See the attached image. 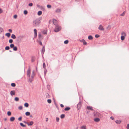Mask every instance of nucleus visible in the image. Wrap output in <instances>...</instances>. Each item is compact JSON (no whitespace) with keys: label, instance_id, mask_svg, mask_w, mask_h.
<instances>
[{"label":"nucleus","instance_id":"53","mask_svg":"<svg viewBox=\"0 0 129 129\" xmlns=\"http://www.w3.org/2000/svg\"><path fill=\"white\" fill-rule=\"evenodd\" d=\"M100 36V35L98 34H96L95 36V37L96 38H98Z\"/></svg>","mask_w":129,"mask_h":129},{"label":"nucleus","instance_id":"58","mask_svg":"<svg viewBox=\"0 0 129 129\" xmlns=\"http://www.w3.org/2000/svg\"><path fill=\"white\" fill-rule=\"evenodd\" d=\"M3 12V11L1 8H0V14L1 13Z\"/></svg>","mask_w":129,"mask_h":129},{"label":"nucleus","instance_id":"4","mask_svg":"<svg viewBox=\"0 0 129 129\" xmlns=\"http://www.w3.org/2000/svg\"><path fill=\"white\" fill-rule=\"evenodd\" d=\"M82 102L81 101H80L77 106V108L78 110L80 109L82 105Z\"/></svg>","mask_w":129,"mask_h":129},{"label":"nucleus","instance_id":"54","mask_svg":"<svg viewBox=\"0 0 129 129\" xmlns=\"http://www.w3.org/2000/svg\"><path fill=\"white\" fill-rule=\"evenodd\" d=\"M18 109L20 110H21L22 109V107L21 106H19L18 107Z\"/></svg>","mask_w":129,"mask_h":129},{"label":"nucleus","instance_id":"33","mask_svg":"<svg viewBox=\"0 0 129 129\" xmlns=\"http://www.w3.org/2000/svg\"><path fill=\"white\" fill-rule=\"evenodd\" d=\"M121 39L122 41L123 40L125 39V36H122L121 37Z\"/></svg>","mask_w":129,"mask_h":129},{"label":"nucleus","instance_id":"3","mask_svg":"<svg viewBox=\"0 0 129 129\" xmlns=\"http://www.w3.org/2000/svg\"><path fill=\"white\" fill-rule=\"evenodd\" d=\"M61 28L58 24H56L54 29V31L57 32L61 30Z\"/></svg>","mask_w":129,"mask_h":129},{"label":"nucleus","instance_id":"30","mask_svg":"<svg viewBox=\"0 0 129 129\" xmlns=\"http://www.w3.org/2000/svg\"><path fill=\"white\" fill-rule=\"evenodd\" d=\"M82 129H86V126L85 125H83L81 127Z\"/></svg>","mask_w":129,"mask_h":129},{"label":"nucleus","instance_id":"28","mask_svg":"<svg viewBox=\"0 0 129 129\" xmlns=\"http://www.w3.org/2000/svg\"><path fill=\"white\" fill-rule=\"evenodd\" d=\"M35 57H32L31 58V61L32 62H33L35 61Z\"/></svg>","mask_w":129,"mask_h":129},{"label":"nucleus","instance_id":"37","mask_svg":"<svg viewBox=\"0 0 129 129\" xmlns=\"http://www.w3.org/2000/svg\"><path fill=\"white\" fill-rule=\"evenodd\" d=\"M17 48L16 47H14L13 48V50L14 51H16L17 50Z\"/></svg>","mask_w":129,"mask_h":129},{"label":"nucleus","instance_id":"42","mask_svg":"<svg viewBox=\"0 0 129 129\" xmlns=\"http://www.w3.org/2000/svg\"><path fill=\"white\" fill-rule=\"evenodd\" d=\"M9 42L10 43H11L13 42V40L12 39H10L9 40Z\"/></svg>","mask_w":129,"mask_h":129},{"label":"nucleus","instance_id":"10","mask_svg":"<svg viewBox=\"0 0 129 129\" xmlns=\"http://www.w3.org/2000/svg\"><path fill=\"white\" fill-rule=\"evenodd\" d=\"M80 42H82L83 43V44L84 45H86L87 44L86 42L85 41L84 39H82L80 40Z\"/></svg>","mask_w":129,"mask_h":129},{"label":"nucleus","instance_id":"50","mask_svg":"<svg viewBox=\"0 0 129 129\" xmlns=\"http://www.w3.org/2000/svg\"><path fill=\"white\" fill-rule=\"evenodd\" d=\"M59 118L58 117H56V121L57 122H58L59 121Z\"/></svg>","mask_w":129,"mask_h":129},{"label":"nucleus","instance_id":"60","mask_svg":"<svg viewBox=\"0 0 129 129\" xmlns=\"http://www.w3.org/2000/svg\"><path fill=\"white\" fill-rule=\"evenodd\" d=\"M37 6L38 7H39V8H41V6H40V5H38V4H37Z\"/></svg>","mask_w":129,"mask_h":129},{"label":"nucleus","instance_id":"43","mask_svg":"<svg viewBox=\"0 0 129 129\" xmlns=\"http://www.w3.org/2000/svg\"><path fill=\"white\" fill-rule=\"evenodd\" d=\"M3 31V29L1 27H0V34H1Z\"/></svg>","mask_w":129,"mask_h":129},{"label":"nucleus","instance_id":"44","mask_svg":"<svg viewBox=\"0 0 129 129\" xmlns=\"http://www.w3.org/2000/svg\"><path fill=\"white\" fill-rule=\"evenodd\" d=\"M43 67L44 69H45L46 65L45 63L44 62V63L43 64Z\"/></svg>","mask_w":129,"mask_h":129},{"label":"nucleus","instance_id":"18","mask_svg":"<svg viewBox=\"0 0 129 129\" xmlns=\"http://www.w3.org/2000/svg\"><path fill=\"white\" fill-rule=\"evenodd\" d=\"M11 37L13 39H15L16 38V37L15 35L13 34H12V35Z\"/></svg>","mask_w":129,"mask_h":129},{"label":"nucleus","instance_id":"34","mask_svg":"<svg viewBox=\"0 0 129 129\" xmlns=\"http://www.w3.org/2000/svg\"><path fill=\"white\" fill-rule=\"evenodd\" d=\"M20 125L21 126L23 127H25L26 126V125L23 124V123H20Z\"/></svg>","mask_w":129,"mask_h":129},{"label":"nucleus","instance_id":"63","mask_svg":"<svg viewBox=\"0 0 129 129\" xmlns=\"http://www.w3.org/2000/svg\"><path fill=\"white\" fill-rule=\"evenodd\" d=\"M55 105L56 106V107H57V109H58V106H57V105L56 104V103L55 104Z\"/></svg>","mask_w":129,"mask_h":129},{"label":"nucleus","instance_id":"59","mask_svg":"<svg viewBox=\"0 0 129 129\" xmlns=\"http://www.w3.org/2000/svg\"><path fill=\"white\" fill-rule=\"evenodd\" d=\"M47 87L48 88V89H49L50 88V86L49 85H47Z\"/></svg>","mask_w":129,"mask_h":129},{"label":"nucleus","instance_id":"21","mask_svg":"<svg viewBox=\"0 0 129 129\" xmlns=\"http://www.w3.org/2000/svg\"><path fill=\"white\" fill-rule=\"evenodd\" d=\"M25 114L26 116H29L30 114V113L28 112H27L25 113Z\"/></svg>","mask_w":129,"mask_h":129},{"label":"nucleus","instance_id":"11","mask_svg":"<svg viewBox=\"0 0 129 129\" xmlns=\"http://www.w3.org/2000/svg\"><path fill=\"white\" fill-rule=\"evenodd\" d=\"M94 121L96 122H98L100 121V119L99 118H96L94 119Z\"/></svg>","mask_w":129,"mask_h":129},{"label":"nucleus","instance_id":"41","mask_svg":"<svg viewBox=\"0 0 129 129\" xmlns=\"http://www.w3.org/2000/svg\"><path fill=\"white\" fill-rule=\"evenodd\" d=\"M11 114V113L10 111H9L7 112V115L8 116H10Z\"/></svg>","mask_w":129,"mask_h":129},{"label":"nucleus","instance_id":"2","mask_svg":"<svg viewBox=\"0 0 129 129\" xmlns=\"http://www.w3.org/2000/svg\"><path fill=\"white\" fill-rule=\"evenodd\" d=\"M35 76V71L33 70L32 71L31 76L30 77V76L29 77H28V81L30 83H31L34 80V78Z\"/></svg>","mask_w":129,"mask_h":129},{"label":"nucleus","instance_id":"23","mask_svg":"<svg viewBox=\"0 0 129 129\" xmlns=\"http://www.w3.org/2000/svg\"><path fill=\"white\" fill-rule=\"evenodd\" d=\"M5 35L8 37H9L10 36V34L9 33H7L5 34Z\"/></svg>","mask_w":129,"mask_h":129},{"label":"nucleus","instance_id":"48","mask_svg":"<svg viewBox=\"0 0 129 129\" xmlns=\"http://www.w3.org/2000/svg\"><path fill=\"white\" fill-rule=\"evenodd\" d=\"M41 41H39L38 42H39V44L41 45V46H42L43 45H42V42Z\"/></svg>","mask_w":129,"mask_h":129},{"label":"nucleus","instance_id":"40","mask_svg":"<svg viewBox=\"0 0 129 129\" xmlns=\"http://www.w3.org/2000/svg\"><path fill=\"white\" fill-rule=\"evenodd\" d=\"M27 11L26 10H25L24 11V14L25 15H26L27 13Z\"/></svg>","mask_w":129,"mask_h":129},{"label":"nucleus","instance_id":"5","mask_svg":"<svg viewBox=\"0 0 129 129\" xmlns=\"http://www.w3.org/2000/svg\"><path fill=\"white\" fill-rule=\"evenodd\" d=\"M27 76L28 77H29L30 75V68H29L27 70Z\"/></svg>","mask_w":129,"mask_h":129},{"label":"nucleus","instance_id":"26","mask_svg":"<svg viewBox=\"0 0 129 129\" xmlns=\"http://www.w3.org/2000/svg\"><path fill=\"white\" fill-rule=\"evenodd\" d=\"M28 106L29 104L27 103H25L24 104V106L26 107H28Z\"/></svg>","mask_w":129,"mask_h":129},{"label":"nucleus","instance_id":"6","mask_svg":"<svg viewBox=\"0 0 129 129\" xmlns=\"http://www.w3.org/2000/svg\"><path fill=\"white\" fill-rule=\"evenodd\" d=\"M38 37L39 39V40L40 41L42 40L43 38V36L41 35L40 33L39 34Z\"/></svg>","mask_w":129,"mask_h":129},{"label":"nucleus","instance_id":"8","mask_svg":"<svg viewBox=\"0 0 129 129\" xmlns=\"http://www.w3.org/2000/svg\"><path fill=\"white\" fill-rule=\"evenodd\" d=\"M16 93L15 91L14 90L11 91L10 92V94L12 96L14 95Z\"/></svg>","mask_w":129,"mask_h":129},{"label":"nucleus","instance_id":"56","mask_svg":"<svg viewBox=\"0 0 129 129\" xmlns=\"http://www.w3.org/2000/svg\"><path fill=\"white\" fill-rule=\"evenodd\" d=\"M14 18H15L16 19L17 17V15H15L14 16H13Z\"/></svg>","mask_w":129,"mask_h":129},{"label":"nucleus","instance_id":"22","mask_svg":"<svg viewBox=\"0 0 129 129\" xmlns=\"http://www.w3.org/2000/svg\"><path fill=\"white\" fill-rule=\"evenodd\" d=\"M61 11V9H60L58 8L56 10V12H60Z\"/></svg>","mask_w":129,"mask_h":129},{"label":"nucleus","instance_id":"13","mask_svg":"<svg viewBox=\"0 0 129 129\" xmlns=\"http://www.w3.org/2000/svg\"><path fill=\"white\" fill-rule=\"evenodd\" d=\"M115 122L117 123V124H120L121 122V121L120 120H116L115 121Z\"/></svg>","mask_w":129,"mask_h":129},{"label":"nucleus","instance_id":"25","mask_svg":"<svg viewBox=\"0 0 129 129\" xmlns=\"http://www.w3.org/2000/svg\"><path fill=\"white\" fill-rule=\"evenodd\" d=\"M40 9H41L42 10L44 11L45 10V8L44 7L41 6V8H40Z\"/></svg>","mask_w":129,"mask_h":129},{"label":"nucleus","instance_id":"51","mask_svg":"<svg viewBox=\"0 0 129 129\" xmlns=\"http://www.w3.org/2000/svg\"><path fill=\"white\" fill-rule=\"evenodd\" d=\"M22 117L21 116L18 118V119L19 120V121H21L22 120Z\"/></svg>","mask_w":129,"mask_h":129},{"label":"nucleus","instance_id":"49","mask_svg":"<svg viewBox=\"0 0 129 129\" xmlns=\"http://www.w3.org/2000/svg\"><path fill=\"white\" fill-rule=\"evenodd\" d=\"M47 7L48 8H50L51 7V6L50 5H47Z\"/></svg>","mask_w":129,"mask_h":129},{"label":"nucleus","instance_id":"61","mask_svg":"<svg viewBox=\"0 0 129 129\" xmlns=\"http://www.w3.org/2000/svg\"><path fill=\"white\" fill-rule=\"evenodd\" d=\"M110 118L112 120H114V118L112 116H111V117H110Z\"/></svg>","mask_w":129,"mask_h":129},{"label":"nucleus","instance_id":"19","mask_svg":"<svg viewBox=\"0 0 129 129\" xmlns=\"http://www.w3.org/2000/svg\"><path fill=\"white\" fill-rule=\"evenodd\" d=\"M70 109V107H67L64 109V110L65 111H68Z\"/></svg>","mask_w":129,"mask_h":129},{"label":"nucleus","instance_id":"64","mask_svg":"<svg viewBox=\"0 0 129 129\" xmlns=\"http://www.w3.org/2000/svg\"><path fill=\"white\" fill-rule=\"evenodd\" d=\"M127 128H129V124H127Z\"/></svg>","mask_w":129,"mask_h":129},{"label":"nucleus","instance_id":"7","mask_svg":"<svg viewBox=\"0 0 129 129\" xmlns=\"http://www.w3.org/2000/svg\"><path fill=\"white\" fill-rule=\"evenodd\" d=\"M98 29L99 30H104V28H103V26L101 25H100L98 27Z\"/></svg>","mask_w":129,"mask_h":129},{"label":"nucleus","instance_id":"20","mask_svg":"<svg viewBox=\"0 0 129 129\" xmlns=\"http://www.w3.org/2000/svg\"><path fill=\"white\" fill-rule=\"evenodd\" d=\"M42 13V12L41 11H39L38 12V15L39 16L41 15Z\"/></svg>","mask_w":129,"mask_h":129},{"label":"nucleus","instance_id":"32","mask_svg":"<svg viewBox=\"0 0 129 129\" xmlns=\"http://www.w3.org/2000/svg\"><path fill=\"white\" fill-rule=\"evenodd\" d=\"M121 35L122 36H126V34L124 32H122L121 33Z\"/></svg>","mask_w":129,"mask_h":129},{"label":"nucleus","instance_id":"14","mask_svg":"<svg viewBox=\"0 0 129 129\" xmlns=\"http://www.w3.org/2000/svg\"><path fill=\"white\" fill-rule=\"evenodd\" d=\"M47 30H44L42 31V33L43 34H47Z\"/></svg>","mask_w":129,"mask_h":129},{"label":"nucleus","instance_id":"47","mask_svg":"<svg viewBox=\"0 0 129 129\" xmlns=\"http://www.w3.org/2000/svg\"><path fill=\"white\" fill-rule=\"evenodd\" d=\"M125 13V11H124V12H123V13H122L120 15L121 16H123L124 15Z\"/></svg>","mask_w":129,"mask_h":129},{"label":"nucleus","instance_id":"57","mask_svg":"<svg viewBox=\"0 0 129 129\" xmlns=\"http://www.w3.org/2000/svg\"><path fill=\"white\" fill-rule=\"evenodd\" d=\"M8 31L11 33H12V30L11 29H9L8 30Z\"/></svg>","mask_w":129,"mask_h":129},{"label":"nucleus","instance_id":"38","mask_svg":"<svg viewBox=\"0 0 129 129\" xmlns=\"http://www.w3.org/2000/svg\"><path fill=\"white\" fill-rule=\"evenodd\" d=\"M69 43V41L68 40L65 41L64 42V43L65 44H67Z\"/></svg>","mask_w":129,"mask_h":129},{"label":"nucleus","instance_id":"35","mask_svg":"<svg viewBox=\"0 0 129 129\" xmlns=\"http://www.w3.org/2000/svg\"><path fill=\"white\" fill-rule=\"evenodd\" d=\"M14 100L16 101H18L19 100V98L18 97H16L15 98Z\"/></svg>","mask_w":129,"mask_h":129},{"label":"nucleus","instance_id":"9","mask_svg":"<svg viewBox=\"0 0 129 129\" xmlns=\"http://www.w3.org/2000/svg\"><path fill=\"white\" fill-rule=\"evenodd\" d=\"M34 38L36 37L37 36V30L36 29H34Z\"/></svg>","mask_w":129,"mask_h":129},{"label":"nucleus","instance_id":"24","mask_svg":"<svg viewBox=\"0 0 129 129\" xmlns=\"http://www.w3.org/2000/svg\"><path fill=\"white\" fill-rule=\"evenodd\" d=\"M11 85L13 87H15V86L16 85L15 83H13L11 84Z\"/></svg>","mask_w":129,"mask_h":129},{"label":"nucleus","instance_id":"16","mask_svg":"<svg viewBox=\"0 0 129 129\" xmlns=\"http://www.w3.org/2000/svg\"><path fill=\"white\" fill-rule=\"evenodd\" d=\"M15 119V117H12L10 119V120L11 121H13Z\"/></svg>","mask_w":129,"mask_h":129},{"label":"nucleus","instance_id":"62","mask_svg":"<svg viewBox=\"0 0 129 129\" xmlns=\"http://www.w3.org/2000/svg\"><path fill=\"white\" fill-rule=\"evenodd\" d=\"M60 107L62 108V107H64L63 105L62 104H60Z\"/></svg>","mask_w":129,"mask_h":129},{"label":"nucleus","instance_id":"15","mask_svg":"<svg viewBox=\"0 0 129 129\" xmlns=\"http://www.w3.org/2000/svg\"><path fill=\"white\" fill-rule=\"evenodd\" d=\"M56 20L55 19H53V23L55 25H56V24H57L56 23Z\"/></svg>","mask_w":129,"mask_h":129},{"label":"nucleus","instance_id":"29","mask_svg":"<svg viewBox=\"0 0 129 129\" xmlns=\"http://www.w3.org/2000/svg\"><path fill=\"white\" fill-rule=\"evenodd\" d=\"M65 116L64 114H62L60 116V118H61L62 119L64 118L65 117Z\"/></svg>","mask_w":129,"mask_h":129},{"label":"nucleus","instance_id":"17","mask_svg":"<svg viewBox=\"0 0 129 129\" xmlns=\"http://www.w3.org/2000/svg\"><path fill=\"white\" fill-rule=\"evenodd\" d=\"M88 39L89 40H92L93 39V38L92 36L90 35L88 36Z\"/></svg>","mask_w":129,"mask_h":129},{"label":"nucleus","instance_id":"31","mask_svg":"<svg viewBox=\"0 0 129 129\" xmlns=\"http://www.w3.org/2000/svg\"><path fill=\"white\" fill-rule=\"evenodd\" d=\"M10 47L11 48H13L14 47V45L13 44H11L10 45Z\"/></svg>","mask_w":129,"mask_h":129},{"label":"nucleus","instance_id":"27","mask_svg":"<svg viewBox=\"0 0 129 129\" xmlns=\"http://www.w3.org/2000/svg\"><path fill=\"white\" fill-rule=\"evenodd\" d=\"M45 48L44 46H43L42 48V53H44V51H45Z\"/></svg>","mask_w":129,"mask_h":129},{"label":"nucleus","instance_id":"52","mask_svg":"<svg viewBox=\"0 0 129 129\" xmlns=\"http://www.w3.org/2000/svg\"><path fill=\"white\" fill-rule=\"evenodd\" d=\"M33 124V121H31L29 123V125H31Z\"/></svg>","mask_w":129,"mask_h":129},{"label":"nucleus","instance_id":"12","mask_svg":"<svg viewBox=\"0 0 129 129\" xmlns=\"http://www.w3.org/2000/svg\"><path fill=\"white\" fill-rule=\"evenodd\" d=\"M87 108L88 110H90L91 111L93 110V109H92V107L90 106H87Z\"/></svg>","mask_w":129,"mask_h":129},{"label":"nucleus","instance_id":"55","mask_svg":"<svg viewBox=\"0 0 129 129\" xmlns=\"http://www.w3.org/2000/svg\"><path fill=\"white\" fill-rule=\"evenodd\" d=\"M33 5V4L32 3H30L28 4L29 6H30V7L32 6Z\"/></svg>","mask_w":129,"mask_h":129},{"label":"nucleus","instance_id":"39","mask_svg":"<svg viewBox=\"0 0 129 129\" xmlns=\"http://www.w3.org/2000/svg\"><path fill=\"white\" fill-rule=\"evenodd\" d=\"M111 28V26L110 25H109L106 28L107 29H108L109 30Z\"/></svg>","mask_w":129,"mask_h":129},{"label":"nucleus","instance_id":"1","mask_svg":"<svg viewBox=\"0 0 129 129\" xmlns=\"http://www.w3.org/2000/svg\"><path fill=\"white\" fill-rule=\"evenodd\" d=\"M41 18H39L36 19L33 22V25L35 26H39L41 23Z\"/></svg>","mask_w":129,"mask_h":129},{"label":"nucleus","instance_id":"36","mask_svg":"<svg viewBox=\"0 0 129 129\" xmlns=\"http://www.w3.org/2000/svg\"><path fill=\"white\" fill-rule=\"evenodd\" d=\"M5 49L6 50H8L10 49V47L9 46H7L5 47Z\"/></svg>","mask_w":129,"mask_h":129},{"label":"nucleus","instance_id":"46","mask_svg":"<svg viewBox=\"0 0 129 129\" xmlns=\"http://www.w3.org/2000/svg\"><path fill=\"white\" fill-rule=\"evenodd\" d=\"M47 102L49 103H50L51 102V99H48L47 100Z\"/></svg>","mask_w":129,"mask_h":129},{"label":"nucleus","instance_id":"45","mask_svg":"<svg viewBox=\"0 0 129 129\" xmlns=\"http://www.w3.org/2000/svg\"><path fill=\"white\" fill-rule=\"evenodd\" d=\"M47 72V70L46 69H45L44 70V74L45 76L46 75Z\"/></svg>","mask_w":129,"mask_h":129}]
</instances>
